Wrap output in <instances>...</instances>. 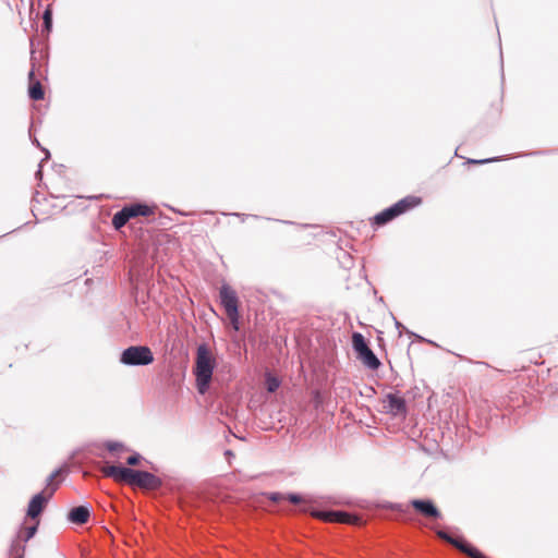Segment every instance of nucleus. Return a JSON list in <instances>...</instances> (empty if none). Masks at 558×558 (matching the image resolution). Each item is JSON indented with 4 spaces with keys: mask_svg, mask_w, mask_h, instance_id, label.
Instances as JSON below:
<instances>
[{
    "mask_svg": "<svg viewBox=\"0 0 558 558\" xmlns=\"http://www.w3.org/2000/svg\"><path fill=\"white\" fill-rule=\"evenodd\" d=\"M280 386V381L277 377L268 375L266 378V387L269 392H275Z\"/></svg>",
    "mask_w": 558,
    "mask_h": 558,
    "instance_id": "21",
    "label": "nucleus"
},
{
    "mask_svg": "<svg viewBox=\"0 0 558 558\" xmlns=\"http://www.w3.org/2000/svg\"><path fill=\"white\" fill-rule=\"evenodd\" d=\"M231 215H232V216H235V217H238V218H240L242 222H244V221L246 220V218H248V217H250V215H247V214H241V213H232Z\"/></svg>",
    "mask_w": 558,
    "mask_h": 558,
    "instance_id": "29",
    "label": "nucleus"
},
{
    "mask_svg": "<svg viewBox=\"0 0 558 558\" xmlns=\"http://www.w3.org/2000/svg\"><path fill=\"white\" fill-rule=\"evenodd\" d=\"M279 221L282 223H286V225H294L293 221H289V220H279Z\"/></svg>",
    "mask_w": 558,
    "mask_h": 558,
    "instance_id": "31",
    "label": "nucleus"
},
{
    "mask_svg": "<svg viewBox=\"0 0 558 558\" xmlns=\"http://www.w3.org/2000/svg\"><path fill=\"white\" fill-rule=\"evenodd\" d=\"M143 460V457L138 452H134L126 459L129 465H137Z\"/></svg>",
    "mask_w": 558,
    "mask_h": 558,
    "instance_id": "25",
    "label": "nucleus"
},
{
    "mask_svg": "<svg viewBox=\"0 0 558 558\" xmlns=\"http://www.w3.org/2000/svg\"><path fill=\"white\" fill-rule=\"evenodd\" d=\"M436 535L441 541L452 545L461 553L465 554L470 558H488L482 551H480L476 547L468 543L465 539L460 537H453L448 532L444 530H436Z\"/></svg>",
    "mask_w": 558,
    "mask_h": 558,
    "instance_id": "7",
    "label": "nucleus"
},
{
    "mask_svg": "<svg viewBox=\"0 0 558 558\" xmlns=\"http://www.w3.org/2000/svg\"><path fill=\"white\" fill-rule=\"evenodd\" d=\"M130 220V217L128 215V211L125 209V207H123L122 209H120L119 211H117L113 217H112V226L116 230H120L121 228H123L126 222Z\"/></svg>",
    "mask_w": 558,
    "mask_h": 558,
    "instance_id": "17",
    "label": "nucleus"
},
{
    "mask_svg": "<svg viewBox=\"0 0 558 558\" xmlns=\"http://www.w3.org/2000/svg\"><path fill=\"white\" fill-rule=\"evenodd\" d=\"M410 504L415 511L425 518L439 519L441 517V512L435 506L432 499H412Z\"/></svg>",
    "mask_w": 558,
    "mask_h": 558,
    "instance_id": "10",
    "label": "nucleus"
},
{
    "mask_svg": "<svg viewBox=\"0 0 558 558\" xmlns=\"http://www.w3.org/2000/svg\"><path fill=\"white\" fill-rule=\"evenodd\" d=\"M310 514L313 518L323 520L325 522L347 523L353 525H359L362 522L359 515L341 510L312 509Z\"/></svg>",
    "mask_w": 558,
    "mask_h": 558,
    "instance_id": "6",
    "label": "nucleus"
},
{
    "mask_svg": "<svg viewBox=\"0 0 558 558\" xmlns=\"http://www.w3.org/2000/svg\"><path fill=\"white\" fill-rule=\"evenodd\" d=\"M124 207L128 211L130 219L140 217V216L147 217L154 213L153 209L148 205L143 204V203H134V204L126 205Z\"/></svg>",
    "mask_w": 558,
    "mask_h": 558,
    "instance_id": "14",
    "label": "nucleus"
},
{
    "mask_svg": "<svg viewBox=\"0 0 558 558\" xmlns=\"http://www.w3.org/2000/svg\"><path fill=\"white\" fill-rule=\"evenodd\" d=\"M41 177V169L39 168L37 171H36V178H40Z\"/></svg>",
    "mask_w": 558,
    "mask_h": 558,
    "instance_id": "32",
    "label": "nucleus"
},
{
    "mask_svg": "<svg viewBox=\"0 0 558 558\" xmlns=\"http://www.w3.org/2000/svg\"><path fill=\"white\" fill-rule=\"evenodd\" d=\"M356 357L364 364V366L372 371H377L381 365V362L371 348L359 354Z\"/></svg>",
    "mask_w": 558,
    "mask_h": 558,
    "instance_id": "13",
    "label": "nucleus"
},
{
    "mask_svg": "<svg viewBox=\"0 0 558 558\" xmlns=\"http://www.w3.org/2000/svg\"><path fill=\"white\" fill-rule=\"evenodd\" d=\"M10 550L14 558H23L25 547L19 541H13Z\"/></svg>",
    "mask_w": 558,
    "mask_h": 558,
    "instance_id": "20",
    "label": "nucleus"
},
{
    "mask_svg": "<svg viewBox=\"0 0 558 558\" xmlns=\"http://www.w3.org/2000/svg\"><path fill=\"white\" fill-rule=\"evenodd\" d=\"M33 144H35L37 147H40V144H39V142H38V140H37V138H34V140H33Z\"/></svg>",
    "mask_w": 558,
    "mask_h": 558,
    "instance_id": "33",
    "label": "nucleus"
},
{
    "mask_svg": "<svg viewBox=\"0 0 558 558\" xmlns=\"http://www.w3.org/2000/svg\"><path fill=\"white\" fill-rule=\"evenodd\" d=\"M69 471L66 465H62L61 468L54 470L46 480V487L43 492L46 494L48 492H51L52 488H54V492L58 489L60 482H56L54 480L58 476L66 474Z\"/></svg>",
    "mask_w": 558,
    "mask_h": 558,
    "instance_id": "15",
    "label": "nucleus"
},
{
    "mask_svg": "<svg viewBox=\"0 0 558 558\" xmlns=\"http://www.w3.org/2000/svg\"><path fill=\"white\" fill-rule=\"evenodd\" d=\"M391 317H392V319H393V322H395V326H396V328H397V329H398V331H399V335H401V333H402V330H405L409 335H411V336H415V337H417L420 340H425L424 338H422V337H420V336L415 335L414 332L407 330V329H405V327H404V326H403V325H402V324H401V323H400V322H399V320H398L393 315H391Z\"/></svg>",
    "mask_w": 558,
    "mask_h": 558,
    "instance_id": "24",
    "label": "nucleus"
},
{
    "mask_svg": "<svg viewBox=\"0 0 558 558\" xmlns=\"http://www.w3.org/2000/svg\"><path fill=\"white\" fill-rule=\"evenodd\" d=\"M89 517H90V511L87 506H76V507H73L68 512V520L71 523L77 524V525L85 524L89 520Z\"/></svg>",
    "mask_w": 558,
    "mask_h": 558,
    "instance_id": "11",
    "label": "nucleus"
},
{
    "mask_svg": "<svg viewBox=\"0 0 558 558\" xmlns=\"http://www.w3.org/2000/svg\"><path fill=\"white\" fill-rule=\"evenodd\" d=\"M286 494L282 493H270L269 499L274 502H279L281 500H284Z\"/></svg>",
    "mask_w": 558,
    "mask_h": 558,
    "instance_id": "27",
    "label": "nucleus"
},
{
    "mask_svg": "<svg viewBox=\"0 0 558 558\" xmlns=\"http://www.w3.org/2000/svg\"><path fill=\"white\" fill-rule=\"evenodd\" d=\"M215 366L216 361L213 357L207 344H199L196 350L194 375L196 380V388L201 395L206 393L209 389Z\"/></svg>",
    "mask_w": 558,
    "mask_h": 558,
    "instance_id": "2",
    "label": "nucleus"
},
{
    "mask_svg": "<svg viewBox=\"0 0 558 558\" xmlns=\"http://www.w3.org/2000/svg\"><path fill=\"white\" fill-rule=\"evenodd\" d=\"M53 494L54 488H52L51 492H48L47 494L45 492H39L36 495H34L28 502L27 515L31 519L38 518L44 511L49 500L51 499V497L53 496Z\"/></svg>",
    "mask_w": 558,
    "mask_h": 558,
    "instance_id": "8",
    "label": "nucleus"
},
{
    "mask_svg": "<svg viewBox=\"0 0 558 558\" xmlns=\"http://www.w3.org/2000/svg\"><path fill=\"white\" fill-rule=\"evenodd\" d=\"M105 447L110 452H114V451H118V450H121V449L128 450L122 442L113 441V440L106 441L105 442Z\"/></svg>",
    "mask_w": 558,
    "mask_h": 558,
    "instance_id": "22",
    "label": "nucleus"
},
{
    "mask_svg": "<svg viewBox=\"0 0 558 558\" xmlns=\"http://www.w3.org/2000/svg\"><path fill=\"white\" fill-rule=\"evenodd\" d=\"M101 473L105 477L113 478L116 482L126 483L143 489L156 490L162 486V481L155 474L123 465L104 466Z\"/></svg>",
    "mask_w": 558,
    "mask_h": 558,
    "instance_id": "1",
    "label": "nucleus"
},
{
    "mask_svg": "<svg viewBox=\"0 0 558 558\" xmlns=\"http://www.w3.org/2000/svg\"><path fill=\"white\" fill-rule=\"evenodd\" d=\"M28 80H29V86H28L29 98L32 100L44 99L45 92H44L43 85L38 80H36L35 72L33 69L28 72Z\"/></svg>",
    "mask_w": 558,
    "mask_h": 558,
    "instance_id": "12",
    "label": "nucleus"
},
{
    "mask_svg": "<svg viewBox=\"0 0 558 558\" xmlns=\"http://www.w3.org/2000/svg\"><path fill=\"white\" fill-rule=\"evenodd\" d=\"M37 529H38V523L24 527L20 532L16 541H19L20 543H21V541L28 542L31 538H33L35 536Z\"/></svg>",
    "mask_w": 558,
    "mask_h": 558,
    "instance_id": "18",
    "label": "nucleus"
},
{
    "mask_svg": "<svg viewBox=\"0 0 558 558\" xmlns=\"http://www.w3.org/2000/svg\"><path fill=\"white\" fill-rule=\"evenodd\" d=\"M43 27L47 32L52 28V11L49 7L43 13Z\"/></svg>",
    "mask_w": 558,
    "mask_h": 558,
    "instance_id": "19",
    "label": "nucleus"
},
{
    "mask_svg": "<svg viewBox=\"0 0 558 558\" xmlns=\"http://www.w3.org/2000/svg\"><path fill=\"white\" fill-rule=\"evenodd\" d=\"M384 412L392 416L405 415V400L402 397H399L392 392L387 393L384 400Z\"/></svg>",
    "mask_w": 558,
    "mask_h": 558,
    "instance_id": "9",
    "label": "nucleus"
},
{
    "mask_svg": "<svg viewBox=\"0 0 558 558\" xmlns=\"http://www.w3.org/2000/svg\"><path fill=\"white\" fill-rule=\"evenodd\" d=\"M496 160H499V158H486V159H468V163H472V165H483V163H488V162H493V161H496Z\"/></svg>",
    "mask_w": 558,
    "mask_h": 558,
    "instance_id": "26",
    "label": "nucleus"
},
{
    "mask_svg": "<svg viewBox=\"0 0 558 558\" xmlns=\"http://www.w3.org/2000/svg\"><path fill=\"white\" fill-rule=\"evenodd\" d=\"M41 149H43V151H45V154H46L45 159H49V158H50V153H49V150H48V149H45V148H41Z\"/></svg>",
    "mask_w": 558,
    "mask_h": 558,
    "instance_id": "30",
    "label": "nucleus"
},
{
    "mask_svg": "<svg viewBox=\"0 0 558 558\" xmlns=\"http://www.w3.org/2000/svg\"><path fill=\"white\" fill-rule=\"evenodd\" d=\"M284 500H288L289 502H291L293 505H299V504L303 502V497L296 493H288V494H286Z\"/></svg>",
    "mask_w": 558,
    "mask_h": 558,
    "instance_id": "23",
    "label": "nucleus"
},
{
    "mask_svg": "<svg viewBox=\"0 0 558 558\" xmlns=\"http://www.w3.org/2000/svg\"><path fill=\"white\" fill-rule=\"evenodd\" d=\"M342 256H343V259L341 260V264H342L345 268L351 267V265H352V258H351V256H350L347 252H342Z\"/></svg>",
    "mask_w": 558,
    "mask_h": 558,
    "instance_id": "28",
    "label": "nucleus"
},
{
    "mask_svg": "<svg viewBox=\"0 0 558 558\" xmlns=\"http://www.w3.org/2000/svg\"><path fill=\"white\" fill-rule=\"evenodd\" d=\"M220 304L234 328L238 329L239 325V298L236 292L228 284H221L219 289Z\"/></svg>",
    "mask_w": 558,
    "mask_h": 558,
    "instance_id": "5",
    "label": "nucleus"
},
{
    "mask_svg": "<svg viewBox=\"0 0 558 558\" xmlns=\"http://www.w3.org/2000/svg\"><path fill=\"white\" fill-rule=\"evenodd\" d=\"M352 348L356 354V356L367 349H369V345L365 339V337L360 332H353L352 335Z\"/></svg>",
    "mask_w": 558,
    "mask_h": 558,
    "instance_id": "16",
    "label": "nucleus"
},
{
    "mask_svg": "<svg viewBox=\"0 0 558 558\" xmlns=\"http://www.w3.org/2000/svg\"><path fill=\"white\" fill-rule=\"evenodd\" d=\"M421 204V198L417 196H407L388 208L381 210L373 218V225L377 227H383L388 222L392 221L400 215L407 213L408 210L418 206Z\"/></svg>",
    "mask_w": 558,
    "mask_h": 558,
    "instance_id": "3",
    "label": "nucleus"
},
{
    "mask_svg": "<svg viewBox=\"0 0 558 558\" xmlns=\"http://www.w3.org/2000/svg\"><path fill=\"white\" fill-rule=\"evenodd\" d=\"M119 361L128 366H146L154 362V354L147 345H131L121 352Z\"/></svg>",
    "mask_w": 558,
    "mask_h": 558,
    "instance_id": "4",
    "label": "nucleus"
}]
</instances>
